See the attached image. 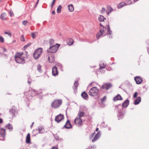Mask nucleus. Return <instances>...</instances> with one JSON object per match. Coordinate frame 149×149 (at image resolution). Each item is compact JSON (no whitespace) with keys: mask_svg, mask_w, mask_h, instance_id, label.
<instances>
[{"mask_svg":"<svg viewBox=\"0 0 149 149\" xmlns=\"http://www.w3.org/2000/svg\"><path fill=\"white\" fill-rule=\"evenodd\" d=\"M22 52L17 53L15 56V61L18 63L24 64L25 61L24 58L22 56L23 54Z\"/></svg>","mask_w":149,"mask_h":149,"instance_id":"obj_1","label":"nucleus"},{"mask_svg":"<svg viewBox=\"0 0 149 149\" xmlns=\"http://www.w3.org/2000/svg\"><path fill=\"white\" fill-rule=\"evenodd\" d=\"M100 26L99 28L100 31L97 34L96 38L98 39L102 36H105L106 35V28L101 23L100 24Z\"/></svg>","mask_w":149,"mask_h":149,"instance_id":"obj_2","label":"nucleus"},{"mask_svg":"<svg viewBox=\"0 0 149 149\" xmlns=\"http://www.w3.org/2000/svg\"><path fill=\"white\" fill-rule=\"evenodd\" d=\"M99 93V90L96 87H94L89 90L88 94L89 95L93 97L97 96Z\"/></svg>","mask_w":149,"mask_h":149,"instance_id":"obj_3","label":"nucleus"},{"mask_svg":"<svg viewBox=\"0 0 149 149\" xmlns=\"http://www.w3.org/2000/svg\"><path fill=\"white\" fill-rule=\"evenodd\" d=\"M60 45L56 43V45H53L50 47L47 50V52L50 53H55L58 50Z\"/></svg>","mask_w":149,"mask_h":149,"instance_id":"obj_4","label":"nucleus"},{"mask_svg":"<svg viewBox=\"0 0 149 149\" xmlns=\"http://www.w3.org/2000/svg\"><path fill=\"white\" fill-rule=\"evenodd\" d=\"M62 103V101L61 100H55L51 104V107L54 109L59 107Z\"/></svg>","mask_w":149,"mask_h":149,"instance_id":"obj_5","label":"nucleus"},{"mask_svg":"<svg viewBox=\"0 0 149 149\" xmlns=\"http://www.w3.org/2000/svg\"><path fill=\"white\" fill-rule=\"evenodd\" d=\"M64 119V116L63 115L60 114L57 116L55 119V120L57 123L60 122Z\"/></svg>","mask_w":149,"mask_h":149,"instance_id":"obj_6","label":"nucleus"},{"mask_svg":"<svg viewBox=\"0 0 149 149\" xmlns=\"http://www.w3.org/2000/svg\"><path fill=\"white\" fill-rule=\"evenodd\" d=\"M74 123L78 126H80L82 125V120L80 118L77 117L74 120Z\"/></svg>","mask_w":149,"mask_h":149,"instance_id":"obj_7","label":"nucleus"},{"mask_svg":"<svg viewBox=\"0 0 149 149\" xmlns=\"http://www.w3.org/2000/svg\"><path fill=\"white\" fill-rule=\"evenodd\" d=\"M134 79L136 83L138 84H141L143 81L142 78L140 77H134Z\"/></svg>","mask_w":149,"mask_h":149,"instance_id":"obj_8","label":"nucleus"},{"mask_svg":"<svg viewBox=\"0 0 149 149\" xmlns=\"http://www.w3.org/2000/svg\"><path fill=\"white\" fill-rule=\"evenodd\" d=\"M47 56L48 61L49 62L52 63L54 61L55 58L53 55H49Z\"/></svg>","mask_w":149,"mask_h":149,"instance_id":"obj_9","label":"nucleus"},{"mask_svg":"<svg viewBox=\"0 0 149 149\" xmlns=\"http://www.w3.org/2000/svg\"><path fill=\"white\" fill-rule=\"evenodd\" d=\"M58 72L57 70V68L55 66H54L52 69V73L53 75L55 76L58 75Z\"/></svg>","mask_w":149,"mask_h":149,"instance_id":"obj_10","label":"nucleus"},{"mask_svg":"<svg viewBox=\"0 0 149 149\" xmlns=\"http://www.w3.org/2000/svg\"><path fill=\"white\" fill-rule=\"evenodd\" d=\"M112 85L110 83L105 84L102 86V88L107 90Z\"/></svg>","mask_w":149,"mask_h":149,"instance_id":"obj_11","label":"nucleus"},{"mask_svg":"<svg viewBox=\"0 0 149 149\" xmlns=\"http://www.w3.org/2000/svg\"><path fill=\"white\" fill-rule=\"evenodd\" d=\"M16 111V110L14 108H12L10 109V110L9 111V113L11 116V118H12L13 117L15 116V113ZM10 118H11V117H10Z\"/></svg>","mask_w":149,"mask_h":149,"instance_id":"obj_12","label":"nucleus"},{"mask_svg":"<svg viewBox=\"0 0 149 149\" xmlns=\"http://www.w3.org/2000/svg\"><path fill=\"white\" fill-rule=\"evenodd\" d=\"M64 127L67 129L70 128L72 127V126L69 120H67Z\"/></svg>","mask_w":149,"mask_h":149,"instance_id":"obj_13","label":"nucleus"},{"mask_svg":"<svg viewBox=\"0 0 149 149\" xmlns=\"http://www.w3.org/2000/svg\"><path fill=\"white\" fill-rule=\"evenodd\" d=\"M123 98L121 95L119 94L117 95L116 96L114 97L113 100L114 101H116L118 100H122Z\"/></svg>","mask_w":149,"mask_h":149,"instance_id":"obj_14","label":"nucleus"},{"mask_svg":"<svg viewBox=\"0 0 149 149\" xmlns=\"http://www.w3.org/2000/svg\"><path fill=\"white\" fill-rule=\"evenodd\" d=\"M100 133L98 132L95 136L94 138L92 139V141L94 142L97 140L100 136Z\"/></svg>","mask_w":149,"mask_h":149,"instance_id":"obj_15","label":"nucleus"},{"mask_svg":"<svg viewBox=\"0 0 149 149\" xmlns=\"http://www.w3.org/2000/svg\"><path fill=\"white\" fill-rule=\"evenodd\" d=\"M127 5L126 3L124 2H121L118 4L117 5V8L119 9L120 8L123 6H125Z\"/></svg>","mask_w":149,"mask_h":149,"instance_id":"obj_16","label":"nucleus"},{"mask_svg":"<svg viewBox=\"0 0 149 149\" xmlns=\"http://www.w3.org/2000/svg\"><path fill=\"white\" fill-rule=\"evenodd\" d=\"M78 81H75L74 83V85L73 87V89L74 91H77V86L78 85Z\"/></svg>","mask_w":149,"mask_h":149,"instance_id":"obj_17","label":"nucleus"},{"mask_svg":"<svg viewBox=\"0 0 149 149\" xmlns=\"http://www.w3.org/2000/svg\"><path fill=\"white\" fill-rule=\"evenodd\" d=\"M113 11V9L109 5H108L107 6V10H106V13L108 15H109V14L111 12Z\"/></svg>","mask_w":149,"mask_h":149,"instance_id":"obj_18","label":"nucleus"},{"mask_svg":"<svg viewBox=\"0 0 149 149\" xmlns=\"http://www.w3.org/2000/svg\"><path fill=\"white\" fill-rule=\"evenodd\" d=\"M81 96L84 99L87 100L88 98V95L85 92H83L81 94Z\"/></svg>","mask_w":149,"mask_h":149,"instance_id":"obj_19","label":"nucleus"},{"mask_svg":"<svg viewBox=\"0 0 149 149\" xmlns=\"http://www.w3.org/2000/svg\"><path fill=\"white\" fill-rule=\"evenodd\" d=\"M73 40L71 38H69L67 40V44L69 45H72L73 43Z\"/></svg>","mask_w":149,"mask_h":149,"instance_id":"obj_20","label":"nucleus"},{"mask_svg":"<svg viewBox=\"0 0 149 149\" xmlns=\"http://www.w3.org/2000/svg\"><path fill=\"white\" fill-rule=\"evenodd\" d=\"M43 52V49L41 48H38V58L40 57Z\"/></svg>","mask_w":149,"mask_h":149,"instance_id":"obj_21","label":"nucleus"},{"mask_svg":"<svg viewBox=\"0 0 149 149\" xmlns=\"http://www.w3.org/2000/svg\"><path fill=\"white\" fill-rule=\"evenodd\" d=\"M129 104V101L128 100H127L122 104V106L124 107H126Z\"/></svg>","mask_w":149,"mask_h":149,"instance_id":"obj_22","label":"nucleus"},{"mask_svg":"<svg viewBox=\"0 0 149 149\" xmlns=\"http://www.w3.org/2000/svg\"><path fill=\"white\" fill-rule=\"evenodd\" d=\"M141 98L140 97H139L134 101V103L135 105L141 102Z\"/></svg>","mask_w":149,"mask_h":149,"instance_id":"obj_23","label":"nucleus"},{"mask_svg":"<svg viewBox=\"0 0 149 149\" xmlns=\"http://www.w3.org/2000/svg\"><path fill=\"white\" fill-rule=\"evenodd\" d=\"M38 130L39 131V133H42L45 132L44 128L42 126L39 127Z\"/></svg>","mask_w":149,"mask_h":149,"instance_id":"obj_24","label":"nucleus"},{"mask_svg":"<svg viewBox=\"0 0 149 149\" xmlns=\"http://www.w3.org/2000/svg\"><path fill=\"white\" fill-rule=\"evenodd\" d=\"M30 134L29 133L27 134L26 139V143H30Z\"/></svg>","mask_w":149,"mask_h":149,"instance_id":"obj_25","label":"nucleus"},{"mask_svg":"<svg viewBox=\"0 0 149 149\" xmlns=\"http://www.w3.org/2000/svg\"><path fill=\"white\" fill-rule=\"evenodd\" d=\"M68 8L69 10L71 12H72L74 10V8L73 5L72 4L68 5Z\"/></svg>","mask_w":149,"mask_h":149,"instance_id":"obj_26","label":"nucleus"},{"mask_svg":"<svg viewBox=\"0 0 149 149\" xmlns=\"http://www.w3.org/2000/svg\"><path fill=\"white\" fill-rule=\"evenodd\" d=\"M6 15V14L5 13H2L0 16V18L3 20H6V19L5 18V17Z\"/></svg>","mask_w":149,"mask_h":149,"instance_id":"obj_27","label":"nucleus"},{"mask_svg":"<svg viewBox=\"0 0 149 149\" xmlns=\"http://www.w3.org/2000/svg\"><path fill=\"white\" fill-rule=\"evenodd\" d=\"M84 114V113L81 111H79L78 114L79 118H80L83 117Z\"/></svg>","mask_w":149,"mask_h":149,"instance_id":"obj_28","label":"nucleus"},{"mask_svg":"<svg viewBox=\"0 0 149 149\" xmlns=\"http://www.w3.org/2000/svg\"><path fill=\"white\" fill-rule=\"evenodd\" d=\"M6 127L10 130H13V127L10 124L8 123L6 126Z\"/></svg>","mask_w":149,"mask_h":149,"instance_id":"obj_29","label":"nucleus"},{"mask_svg":"<svg viewBox=\"0 0 149 149\" xmlns=\"http://www.w3.org/2000/svg\"><path fill=\"white\" fill-rule=\"evenodd\" d=\"M99 20L100 22L104 21V20L106 19L104 18V16L102 15H100L99 17Z\"/></svg>","mask_w":149,"mask_h":149,"instance_id":"obj_30","label":"nucleus"},{"mask_svg":"<svg viewBox=\"0 0 149 149\" xmlns=\"http://www.w3.org/2000/svg\"><path fill=\"white\" fill-rule=\"evenodd\" d=\"M33 56L35 59H37V49H36L33 53Z\"/></svg>","mask_w":149,"mask_h":149,"instance_id":"obj_31","label":"nucleus"},{"mask_svg":"<svg viewBox=\"0 0 149 149\" xmlns=\"http://www.w3.org/2000/svg\"><path fill=\"white\" fill-rule=\"evenodd\" d=\"M106 66V64L104 63H103L102 64H100V69H102L105 68Z\"/></svg>","mask_w":149,"mask_h":149,"instance_id":"obj_32","label":"nucleus"},{"mask_svg":"<svg viewBox=\"0 0 149 149\" xmlns=\"http://www.w3.org/2000/svg\"><path fill=\"white\" fill-rule=\"evenodd\" d=\"M49 43L50 46L53 45L54 43V40L52 39H51L49 40Z\"/></svg>","mask_w":149,"mask_h":149,"instance_id":"obj_33","label":"nucleus"},{"mask_svg":"<svg viewBox=\"0 0 149 149\" xmlns=\"http://www.w3.org/2000/svg\"><path fill=\"white\" fill-rule=\"evenodd\" d=\"M107 29H108L107 31L109 32L108 34H109L110 35H111V31L110 29V28H109V24H107Z\"/></svg>","mask_w":149,"mask_h":149,"instance_id":"obj_34","label":"nucleus"},{"mask_svg":"<svg viewBox=\"0 0 149 149\" xmlns=\"http://www.w3.org/2000/svg\"><path fill=\"white\" fill-rule=\"evenodd\" d=\"M62 7L61 6L59 5L58 7L57 8V12L58 13H60L61 11Z\"/></svg>","mask_w":149,"mask_h":149,"instance_id":"obj_35","label":"nucleus"},{"mask_svg":"<svg viewBox=\"0 0 149 149\" xmlns=\"http://www.w3.org/2000/svg\"><path fill=\"white\" fill-rule=\"evenodd\" d=\"M126 2L127 5H130L132 3V1L131 0H127Z\"/></svg>","mask_w":149,"mask_h":149,"instance_id":"obj_36","label":"nucleus"},{"mask_svg":"<svg viewBox=\"0 0 149 149\" xmlns=\"http://www.w3.org/2000/svg\"><path fill=\"white\" fill-rule=\"evenodd\" d=\"M36 33H34V32H32L31 33V36H32V37L33 38H35L36 36Z\"/></svg>","mask_w":149,"mask_h":149,"instance_id":"obj_37","label":"nucleus"},{"mask_svg":"<svg viewBox=\"0 0 149 149\" xmlns=\"http://www.w3.org/2000/svg\"><path fill=\"white\" fill-rule=\"evenodd\" d=\"M106 11V9L105 8H102L101 10V13H102L103 14L104 13H105Z\"/></svg>","mask_w":149,"mask_h":149,"instance_id":"obj_38","label":"nucleus"},{"mask_svg":"<svg viewBox=\"0 0 149 149\" xmlns=\"http://www.w3.org/2000/svg\"><path fill=\"white\" fill-rule=\"evenodd\" d=\"M20 40L22 41H24L25 40L24 37L23 35H22L20 37Z\"/></svg>","mask_w":149,"mask_h":149,"instance_id":"obj_39","label":"nucleus"},{"mask_svg":"<svg viewBox=\"0 0 149 149\" xmlns=\"http://www.w3.org/2000/svg\"><path fill=\"white\" fill-rule=\"evenodd\" d=\"M38 70L40 72H41L42 70L41 69V66L40 65H38Z\"/></svg>","mask_w":149,"mask_h":149,"instance_id":"obj_40","label":"nucleus"},{"mask_svg":"<svg viewBox=\"0 0 149 149\" xmlns=\"http://www.w3.org/2000/svg\"><path fill=\"white\" fill-rule=\"evenodd\" d=\"M31 44V43H29L28 44H27L26 45H25L24 46V48L25 49H26V48H27L28 47H29Z\"/></svg>","mask_w":149,"mask_h":149,"instance_id":"obj_41","label":"nucleus"},{"mask_svg":"<svg viewBox=\"0 0 149 149\" xmlns=\"http://www.w3.org/2000/svg\"><path fill=\"white\" fill-rule=\"evenodd\" d=\"M106 99V97L104 96L103 98H101L100 100L102 102H103L104 101H105Z\"/></svg>","mask_w":149,"mask_h":149,"instance_id":"obj_42","label":"nucleus"},{"mask_svg":"<svg viewBox=\"0 0 149 149\" xmlns=\"http://www.w3.org/2000/svg\"><path fill=\"white\" fill-rule=\"evenodd\" d=\"M28 23V22L27 20H24L22 22V24L23 25L26 26Z\"/></svg>","mask_w":149,"mask_h":149,"instance_id":"obj_43","label":"nucleus"},{"mask_svg":"<svg viewBox=\"0 0 149 149\" xmlns=\"http://www.w3.org/2000/svg\"><path fill=\"white\" fill-rule=\"evenodd\" d=\"M4 41L3 38L1 36H0V42L1 43H3Z\"/></svg>","mask_w":149,"mask_h":149,"instance_id":"obj_44","label":"nucleus"},{"mask_svg":"<svg viewBox=\"0 0 149 149\" xmlns=\"http://www.w3.org/2000/svg\"><path fill=\"white\" fill-rule=\"evenodd\" d=\"M9 14L10 16H13L14 15V14L13 11L10 10Z\"/></svg>","mask_w":149,"mask_h":149,"instance_id":"obj_45","label":"nucleus"},{"mask_svg":"<svg viewBox=\"0 0 149 149\" xmlns=\"http://www.w3.org/2000/svg\"><path fill=\"white\" fill-rule=\"evenodd\" d=\"M31 79L29 77H28V83L29 84H31Z\"/></svg>","mask_w":149,"mask_h":149,"instance_id":"obj_46","label":"nucleus"},{"mask_svg":"<svg viewBox=\"0 0 149 149\" xmlns=\"http://www.w3.org/2000/svg\"><path fill=\"white\" fill-rule=\"evenodd\" d=\"M137 93L136 92H135L134 94V95L133 97L134 98H135L136 97L137 95Z\"/></svg>","mask_w":149,"mask_h":149,"instance_id":"obj_47","label":"nucleus"},{"mask_svg":"<svg viewBox=\"0 0 149 149\" xmlns=\"http://www.w3.org/2000/svg\"><path fill=\"white\" fill-rule=\"evenodd\" d=\"M55 2L54 1H53V2H52V3L51 5V7L52 8H53V7L54 4L55 3Z\"/></svg>","mask_w":149,"mask_h":149,"instance_id":"obj_48","label":"nucleus"},{"mask_svg":"<svg viewBox=\"0 0 149 149\" xmlns=\"http://www.w3.org/2000/svg\"><path fill=\"white\" fill-rule=\"evenodd\" d=\"M95 134V132H94L91 134V138H92L93 136Z\"/></svg>","mask_w":149,"mask_h":149,"instance_id":"obj_49","label":"nucleus"},{"mask_svg":"<svg viewBox=\"0 0 149 149\" xmlns=\"http://www.w3.org/2000/svg\"><path fill=\"white\" fill-rule=\"evenodd\" d=\"M5 34L8 35L10 36V37L11 36V34L10 33H9L8 32H5Z\"/></svg>","mask_w":149,"mask_h":149,"instance_id":"obj_50","label":"nucleus"},{"mask_svg":"<svg viewBox=\"0 0 149 149\" xmlns=\"http://www.w3.org/2000/svg\"><path fill=\"white\" fill-rule=\"evenodd\" d=\"M33 94L32 95V96H33L35 94H36V91H34V90H33Z\"/></svg>","mask_w":149,"mask_h":149,"instance_id":"obj_51","label":"nucleus"},{"mask_svg":"<svg viewBox=\"0 0 149 149\" xmlns=\"http://www.w3.org/2000/svg\"><path fill=\"white\" fill-rule=\"evenodd\" d=\"M3 122V120L2 118H0V124L2 123Z\"/></svg>","mask_w":149,"mask_h":149,"instance_id":"obj_52","label":"nucleus"},{"mask_svg":"<svg viewBox=\"0 0 149 149\" xmlns=\"http://www.w3.org/2000/svg\"><path fill=\"white\" fill-rule=\"evenodd\" d=\"M52 149H58V148L56 147H53L52 148Z\"/></svg>","mask_w":149,"mask_h":149,"instance_id":"obj_53","label":"nucleus"},{"mask_svg":"<svg viewBox=\"0 0 149 149\" xmlns=\"http://www.w3.org/2000/svg\"><path fill=\"white\" fill-rule=\"evenodd\" d=\"M91 148H96V146L95 145H93L91 146Z\"/></svg>","mask_w":149,"mask_h":149,"instance_id":"obj_54","label":"nucleus"},{"mask_svg":"<svg viewBox=\"0 0 149 149\" xmlns=\"http://www.w3.org/2000/svg\"><path fill=\"white\" fill-rule=\"evenodd\" d=\"M52 14L53 15H55V12L54 11H53L52 12Z\"/></svg>","mask_w":149,"mask_h":149,"instance_id":"obj_55","label":"nucleus"},{"mask_svg":"<svg viewBox=\"0 0 149 149\" xmlns=\"http://www.w3.org/2000/svg\"><path fill=\"white\" fill-rule=\"evenodd\" d=\"M13 24L15 25H17V22H15L13 23Z\"/></svg>","mask_w":149,"mask_h":149,"instance_id":"obj_56","label":"nucleus"},{"mask_svg":"<svg viewBox=\"0 0 149 149\" xmlns=\"http://www.w3.org/2000/svg\"><path fill=\"white\" fill-rule=\"evenodd\" d=\"M36 130H34L33 132V133L34 134L36 132Z\"/></svg>","mask_w":149,"mask_h":149,"instance_id":"obj_57","label":"nucleus"},{"mask_svg":"<svg viewBox=\"0 0 149 149\" xmlns=\"http://www.w3.org/2000/svg\"><path fill=\"white\" fill-rule=\"evenodd\" d=\"M99 130V129L98 128H97L96 129V132H97Z\"/></svg>","mask_w":149,"mask_h":149,"instance_id":"obj_58","label":"nucleus"},{"mask_svg":"<svg viewBox=\"0 0 149 149\" xmlns=\"http://www.w3.org/2000/svg\"><path fill=\"white\" fill-rule=\"evenodd\" d=\"M37 5V2L36 3V5H35V7H36V6Z\"/></svg>","mask_w":149,"mask_h":149,"instance_id":"obj_59","label":"nucleus"},{"mask_svg":"<svg viewBox=\"0 0 149 149\" xmlns=\"http://www.w3.org/2000/svg\"><path fill=\"white\" fill-rule=\"evenodd\" d=\"M33 123H34V122H33V123H32V125H31V126H30V127H32V126H33Z\"/></svg>","mask_w":149,"mask_h":149,"instance_id":"obj_60","label":"nucleus"},{"mask_svg":"<svg viewBox=\"0 0 149 149\" xmlns=\"http://www.w3.org/2000/svg\"><path fill=\"white\" fill-rule=\"evenodd\" d=\"M25 53H26V56L27 57V54L28 52H27L25 51Z\"/></svg>","mask_w":149,"mask_h":149,"instance_id":"obj_61","label":"nucleus"},{"mask_svg":"<svg viewBox=\"0 0 149 149\" xmlns=\"http://www.w3.org/2000/svg\"><path fill=\"white\" fill-rule=\"evenodd\" d=\"M134 2H136L138 1L139 0H134Z\"/></svg>","mask_w":149,"mask_h":149,"instance_id":"obj_62","label":"nucleus"},{"mask_svg":"<svg viewBox=\"0 0 149 149\" xmlns=\"http://www.w3.org/2000/svg\"><path fill=\"white\" fill-rule=\"evenodd\" d=\"M6 51V49H4V52H5Z\"/></svg>","mask_w":149,"mask_h":149,"instance_id":"obj_63","label":"nucleus"},{"mask_svg":"<svg viewBox=\"0 0 149 149\" xmlns=\"http://www.w3.org/2000/svg\"><path fill=\"white\" fill-rule=\"evenodd\" d=\"M56 0H53V1H54L55 2V1H56Z\"/></svg>","mask_w":149,"mask_h":149,"instance_id":"obj_64","label":"nucleus"}]
</instances>
